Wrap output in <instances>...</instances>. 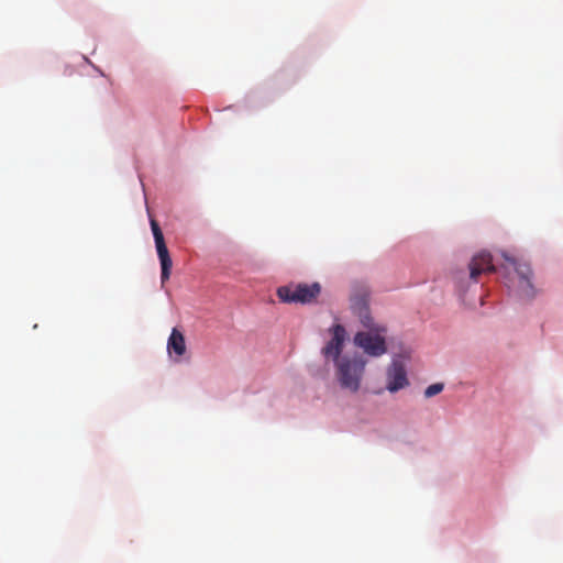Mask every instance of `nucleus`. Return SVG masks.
<instances>
[{
    "label": "nucleus",
    "mask_w": 563,
    "mask_h": 563,
    "mask_svg": "<svg viewBox=\"0 0 563 563\" xmlns=\"http://www.w3.org/2000/svg\"><path fill=\"white\" fill-rule=\"evenodd\" d=\"M364 331H358L353 338L355 346L361 349L366 355L379 357L387 353V328L374 320L368 323H362Z\"/></svg>",
    "instance_id": "f03ea898"
},
{
    "label": "nucleus",
    "mask_w": 563,
    "mask_h": 563,
    "mask_svg": "<svg viewBox=\"0 0 563 563\" xmlns=\"http://www.w3.org/2000/svg\"><path fill=\"white\" fill-rule=\"evenodd\" d=\"M332 338L322 349L325 361H333L334 376L341 389L356 394L365 375L366 358L354 352L342 354L346 340L345 328L339 323L330 328Z\"/></svg>",
    "instance_id": "f257e3e1"
},
{
    "label": "nucleus",
    "mask_w": 563,
    "mask_h": 563,
    "mask_svg": "<svg viewBox=\"0 0 563 563\" xmlns=\"http://www.w3.org/2000/svg\"><path fill=\"white\" fill-rule=\"evenodd\" d=\"M505 260L515 268L519 277V294L525 299H532L536 296L534 287L531 283L532 271L527 263H520L515 257L504 254Z\"/></svg>",
    "instance_id": "423d86ee"
},
{
    "label": "nucleus",
    "mask_w": 563,
    "mask_h": 563,
    "mask_svg": "<svg viewBox=\"0 0 563 563\" xmlns=\"http://www.w3.org/2000/svg\"><path fill=\"white\" fill-rule=\"evenodd\" d=\"M369 288L365 284H356L351 294V308L358 317L361 323H368L374 319L369 314Z\"/></svg>",
    "instance_id": "39448f33"
},
{
    "label": "nucleus",
    "mask_w": 563,
    "mask_h": 563,
    "mask_svg": "<svg viewBox=\"0 0 563 563\" xmlns=\"http://www.w3.org/2000/svg\"><path fill=\"white\" fill-rule=\"evenodd\" d=\"M167 350L169 353H175L178 356H183L186 352V342L184 334L174 328L168 338Z\"/></svg>",
    "instance_id": "1a4fd4ad"
},
{
    "label": "nucleus",
    "mask_w": 563,
    "mask_h": 563,
    "mask_svg": "<svg viewBox=\"0 0 563 563\" xmlns=\"http://www.w3.org/2000/svg\"><path fill=\"white\" fill-rule=\"evenodd\" d=\"M386 375V388L390 393H396L409 384L406 368L400 361H394L388 367Z\"/></svg>",
    "instance_id": "6e6552de"
},
{
    "label": "nucleus",
    "mask_w": 563,
    "mask_h": 563,
    "mask_svg": "<svg viewBox=\"0 0 563 563\" xmlns=\"http://www.w3.org/2000/svg\"><path fill=\"white\" fill-rule=\"evenodd\" d=\"M151 229L153 232L155 246H156V251H157V255H158L161 268H162L161 280H162V284L164 285L170 277L173 262H172L168 249L166 246L164 235L159 228V224L154 219H151Z\"/></svg>",
    "instance_id": "20e7f679"
},
{
    "label": "nucleus",
    "mask_w": 563,
    "mask_h": 563,
    "mask_svg": "<svg viewBox=\"0 0 563 563\" xmlns=\"http://www.w3.org/2000/svg\"><path fill=\"white\" fill-rule=\"evenodd\" d=\"M321 294L319 283H291L277 289V296L283 302L308 305L317 300Z\"/></svg>",
    "instance_id": "7ed1b4c3"
},
{
    "label": "nucleus",
    "mask_w": 563,
    "mask_h": 563,
    "mask_svg": "<svg viewBox=\"0 0 563 563\" xmlns=\"http://www.w3.org/2000/svg\"><path fill=\"white\" fill-rule=\"evenodd\" d=\"M470 278L477 283L482 274H489L496 271L493 257L488 252H479L474 255L468 265Z\"/></svg>",
    "instance_id": "0eeeda50"
},
{
    "label": "nucleus",
    "mask_w": 563,
    "mask_h": 563,
    "mask_svg": "<svg viewBox=\"0 0 563 563\" xmlns=\"http://www.w3.org/2000/svg\"><path fill=\"white\" fill-rule=\"evenodd\" d=\"M444 388V385L442 383H435L430 386H428L424 390V396L427 398H431L438 394H440Z\"/></svg>",
    "instance_id": "9d476101"
}]
</instances>
